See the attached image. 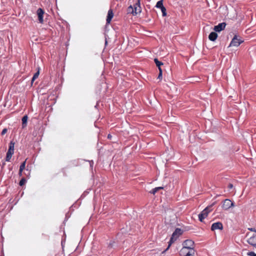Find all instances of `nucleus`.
<instances>
[{
    "label": "nucleus",
    "instance_id": "obj_1",
    "mask_svg": "<svg viewBox=\"0 0 256 256\" xmlns=\"http://www.w3.org/2000/svg\"><path fill=\"white\" fill-rule=\"evenodd\" d=\"M182 234V231L180 228H176L172 233L170 239L168 242V245L167 248L163 252V253L166 251L170 246L172 244L174 243L177 238Z\"/></svg>",
    "mask_w": 256,
    "mask_h": 256
},
{
    "label": "nucleus",
    "instance_id": "obj_2",
    "mask_svg": "<svg viewBox=\"0 0 256 256\" xmlns=\"http://www.w3.org/2000/svg\"><path fill=\"white\" fill-rule=\"evenodd\" d=\"M127 11L128 14H132L134 15L140 13L142 11V9L140 6V0H138L137 2L134 6L131 5L129 6Z\"/></svg>",
    "mask_w": 256,
    "mask_h": 256
},
{
    "label": "nucleus",
    "instance_id": "obj_3",
    "mask_svg": "<svg viewBox=\"0 0 256 256\" xmlns=\"http://www.w3.org/2000/svg\"><path fill=\"white\" fill-rule=\"evenodd\" d=\"M212 210V206L206 207L198 216V220L200 222H202L203 220L206 218L208 214Z\"/></svg>",
    "mask_w": 256,
    "mask_h": 256
},
{
    "label": "nucleus",
    "instance_id": "obj_4",
    "mask_svg": "<svg viewBox=\"0 0 256 256\" xmlns=\"http://www.w3.org/2000/svg\"><path fill=\"white\" fill-rule=\"evenodd\" d=\"M182 246V252H183L184 250L194 249V242L191 240H186L184 242Z\"/></svg>",
    "mask_w": 256,
    "mask_h": 256
},
{
    "label": "nucleus",
    "instance_id": "obj_5",
    "mask_svg": "<svg viewBox=\"0 0 256 256\" xmlns=\"http://www.w3.org/2000/svg\"><path fill=\"white\" fill-rule=\"evenodd\" d=\"M244 42V40L240 38H238V36L235 35L234 37L232 38L229 47L230 46H238L242 43Z\"/></svg>",
    "mask_w": 256,
    "mask_h": 256
},
{
    "label": "nucleus",
    "instance_id": "obj_6",
    "mask_svg": "<svg viewBox=\"0 0 256 256\" xmlns=\"http://www.w3.org/2000/svg\"><path fill=\"white\" fill-rule=\"evenodd\" d=\"M234 206V204L229 199L225 200L222 206V208L223 209L225 210H228L230 208Z\"/></svg>",
    "mask_w": 256,
    "mask_h": 256
},
{
    "label": "nucleus",
    "instance_id": "obj_7",
    "mask_svg": "<svg viewBox=\"0 0 256 256\" xmlns=\"http://www.w3.org/2000/svg\"><path fill=\"white\" fill-rule=\"evenodd\" d=\"M223 229V225L220 222H216L212 224L211 226V230L212 231H214L216 230H222Z\"/></svg>",
    "mask_w": 256,
    "mask_h": 256
},
{
    "label": "nucleus",
    "instance_id": "obj_8",
    "mask_svg": "<svg viewBox=\"0 0 256 256\" xmlns=\"http://www.w3.org/2000/svg\"><path fill=\"white\" fill-rule=\"evenodd\" d=\"M44 14V11L40 8H39L37 10V14L38 18V20L40 23H42L44 22L43 16Z\"/></svg>",
    "mask_w": 256,
    "mask_h": 256
},
{
    "label": "nucleus",
    "instance_id": "obj_9",
    "mask_svg": "<svg viewBox=\"0 0 256 256\" xmlns=\"http://www.w3.org/2000/svg\"><path fill=\"white\" fill-rule=\"evenodd\" d=\"M226 24L224 22L219 24L218 26L214 27V30L217 32H220L223 30L226 27Z\"/></svg>",
    "mask_w": 256,
    "mask_h": 256
},
{
    "label": "nucleus",
    "instance_id": "obj_10",
    "mask_svg": "<svg viewBox=\"0 0 256 256\" xmlns=\"http://www.w3.org/2000/svg\"><path fill=\"white\" fill-rule=\"evenodd\" d=\"M114 16L113 12L112 10L108 11V14L106 18V24H108L110 22L112 18Z\"/></svg>",
    "mask_w": 256,
    "mask_h": 256
},
{
    "label": "nucleus",
    "instance_id": "obj_11",
    "mask_svg": "<svg viewBox=\"0 0 256 256\" xmlns=\"http://www.w3.org/2000/svg\"><path fill=\"white\" fill-rule=\"evenodd\" d=\"M218 38V34L216 32H212L208 36V38L211 41H214Z\"/></svg>",
    "mask_w": 256,
    "mask_h": 256
},
{
    "label": "nucleus",
    "instance_id": "obj_12",
    "mask_svg": "<svg viewBox=\"0 0 256 256\" xmlns=\"http://www.w3.org/2000/svg\"><path fill=\"white\" fill-rule=\"evenodd\" d=\"M28 117L27 115L24 116L22 118V128H24L27 124Z\"/></svg>",
    "mask_w": 256,
    "mask_h": 256
},
{
    "label": "nucleus",
    "instance_id": "obj_13",
    "mask_svg": "<svg viewBox=\"0 0 256 256\" xmlns=\"http://www.w3.org/2000/svg\"><path fill=\"white\" fill-rule=\"evenodd\" d=\"M8 152H11L14 154V143L12 142H10V146H9L8 150Z\"/></svg>",
    "mask_w": 256,
    "mask_h": 256
},
{
    "label": "nucleus",
    "instance_id": "obj_14",
    "mask_svg": "<svg viewBox=\"0 0 256 256\" xmlns=\"http://www.w3.org/2000/svg\"><path fill=\"white\" fill-rule=\"evenodd\" d=\"M188 251L187 252L184 256H194V249L188 250Z\"/></svg>",
    "mask_w": 256,
    "mask_h": 256
},
{
    "label": "nucleus",
    "instance_id": "obj_15",
    "mask_svg": "<svg viewBox=\"0 0 256 256\" xmlns=\"http://www.w3.org/2000/svg\"><path fill=\"white\" fill-rule=\"evenodd\" d=\"M39 74H40V72H39V70H38L36 73L34 74V75L32 78V84L34 82V80L36 79L38 76H39Z\"/></svg>",
    "mask_w": 256,
    "mask_h": 256
},
{
    "label": "nucleus",
    "instance_id": "obj_16",
    "mask_svg": "<svg viewBox=\"0 0 256 256\" xmlns=\"http://www.w3.org/2000/svg\"><path fill=\"white\" fill-rule=\"evenodd\" d=\"M154 60L156 66L158 68V70H160V68H161L160 66L163 64V63L158 61L157 58H155Z\"/></svg>",
    "mask_w": 256,
    "mask_h": 256
},
{
    "label": "nucleus",
    "instance_id": "obj_17",
    "mask_svg": "<svg viewBox=\"0 0 256 256\" xmlns=\"http://www.w3.org/2000/svg\"><path fill=\"white\" fill-rule=\"evenodd\" d=\"M161 189H163V187H161V186L156 187V188H154L152 189V191L150 192L152 194H155L158 190H161Z\"/></svg>",
    "mask_w": 256,
    "mask_h": 256
},
{
    "label": "nucleus",
    "instance_id": "obj_18",
    "mask_svg": "<svg viewBox=\"0 0 256 256\" xmlns=\"http://www.w3.org/2000/svg\"><path fill=\"white\" fill-rule=\"evenodd\" d=\"M12 154H12L11 152H7L6 160V162H9L10 160V158H12Z\"/></svg>",
    "mask_w": 256,
    "mask_h": 256
},
{
    "label": "nucleus",
    "instance_id": "obj_19",
    "mask_svg": "<svg viewBox=\"0 0 256 256\" xmlns=\"http://www.w3.org/2000/svg\"><path fill=\"white\" fill-rule=\"evenodd\" d=\"M156 6L158 8H162V7L164 6H163V3H162V0H160V1H158L157 3H156Z\"/></svg>",
    "mask_w": 256,
    "mask_h": 256
},
{
    "label": "nucleus",
    "instance_id": "obj_20",
    "mask_svg": "<svg viewBox=\"0 0 256 256\" xmlns=\"http://www.w3.org/2000/svg\"><path fill=\"white\" fill-rule=\"evenodd\" d=\"M26 160L24 161L20 166V170H23L26 167Z\"/></svg>",
    "mask_w": 256,
    "mask_h": 256
},
{
    "label": "nucleus",
    "instance_id": "obj_21",
    "mask_svg": "<svg viewBox=\"0 0 256 256\" xmlns=\"http://www.w3.org/2000/svg\"><path fill=\"white\" fill-rule=\"evenodd\" d=\"M160 10L162 13V16H166V8L164 6H163L162 8H160Z\"/></svg>",
    "mask_w": 256,
    "mask_h": 256
},
{
    "label": "nucleus",
    "instance_id": "obj_22",
    "mask_svg": "<svg viewBox=\"0 0 256 256\" xmlns=\"http://www.w3.org/2000/svg\"><path fill=\"white\" fill-rule=\"evenodd\" d=\"M26 179L24 178H22L20 180V182H19V184H20V186H22L26 183Z\"/></svg>",
    "mask_w": 256,
    "mask_h": 256
},
{
    "label": "nucleus",
    "instance_id": "obj_23",
    "mask_svg": "<svg viewBox=\"0 0 256 256\" xmlns=\"http://www.w3.org/2000/svg\"><path fill=\"white\" fill-rule=\"evenodd\" d=\"M188 250H184L183 252H182V248L180 250V256H184V255L186 254V253L187 252V251H188Z\"/></svg>",
    "mask_w": 256,
    "mask_h": 256
},
{
    "label": "nucleus",
    "instance_id": "obj_24",
    "mask_svg": "<svg viewBox=\"0 0 256 256\" xmlns=\"http://www.w3.org/2000/svg\"><path fill=\"white\" fill-rule=\"evenodd\" d=\"M159 74H158V78L160 79V80H161L162 78V70L161 68H160V70H159Z\"/></svg>",
    "mask_w": 256,
    "mask_h": 256
},
{
    "label": "nucleus",
    "instance_id": "obj_25",
    "mask_svg": "<svg viewBox=\"0 0 256 256\" xmlns=\"http://www.w3.org/2000/svg\"><path fill=\"white\" fill-rule=\"evenodd\" d=\"M247 254L249 256H256V254L253 252H248Z\"/></svg>",
    "mask_w": 256,
    "mask_h": 256
},
{
    "label": "nucleus",
    "instance_id": "obj_26",
    "mask_svg": "<svg viewBox=\"0 0 256 256\" xmlns=\"http://www.w3.org/2000/svg\"><path fill=\"white\" fill-rule=\"evenodd\" d=\"M248 230L251 232H254V233H256V229L254 228H248Z\"/></svg>",
    "mask_w": 256,
    "mask_h": 256
},
{
    "label": "nucleus",
    "instance_id": "obj_27",
    "mask_svg": "<svg viewBox=\"0 0 256 256\" xmlns=\"http://www.w3.org/2000/svg\"><path fill=\"white\" fill-rule=\"evenodd\" d=\"M6 132H7V129L4 128L2 130L1 134H2V135H4L5 134H6Z\"/></svg>",
    "mask_w": 256,
    "mask_h": 256
},
{
    "label": "nucleus",
    "instance_id": "obj_28",
    "mask_svg": "<svg viewBox=\"0 0 256 256\" xmlns=\"http://www.w3.org/2000/svg\"><path fill=\"white\" fill-rule=\"evenodd\" d=\"M234 186L233 184H229L228 185V188L229 189H232L233 188Z\"/></svg>",
    "mask_w": 256,
    "mask_h": 256
},
{
    "label": "nucleus",
    "instance_id": "obj_29",
    "mask_svg": "<svg viewBox=\"0 0 256 256\" xmlns=\"http://www.w3.org/2000/svg\"><path fill=\"white\" fill-rule=\"evenodd\" d=\"M22 171L23 170H21L20 171V170H19L18 174H19L20 176H22Z\"/></svg>",
    "mask_w": 256,
    "mask_h": 256
},
{
    "label": "nucleus",
    "instance_id": "obj_30",
    "mask_svg": "<svg viewBox=\"0 0 256 256\" xmlns=\"http://www.w3.org/2000/svg\"><path fill=\"white\" fill-rule=\"evenodd\" d=\"M108 138H110L111 137V136H110V134H108Z\"/></svg>",
    "mask_w": 256,
    "mask_h": 256
}]
</instances>
